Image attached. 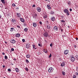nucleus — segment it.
<instances>
[{"mask_svg":"<svg viewBox=\"0 0 78 78\" xmlns=\"http://www.w3.org/2000/svg\"><path fill=\"white\" fill-rule=\"evenodd\" d=\"M54 70V69L52 67H51L49 68V69H48V72H52L53 70Z\"/></svg>","mask_w":78,"mask_h":78,"instance_id":"nucleus-1","label":"nucleus"},{"mask_svg":"<svg viewBox=\"0 0 78 78\" xmlns=\"http://www.w3.org/2000/svg\"><path fill=\"white\" fill-rule=\"evenodd\" d=\"M43 35L44 37H48V33H44V34Z\"/></svg>","mask_w":78,"mask_h":78,"instance_id":"nucleus-2","label":"nucleus"},{"mask_svg":"<svg viewBox=\"0 0 78 78\" xmlns=\"http://www.w3.org/2000/svg\"><path fill=\"white\" fill-rule=\"evenodd\" d=\"M53 30L54 31H58V27L55 26L54 27Z\"/></svg>","mask_w":78,"mask_h":78,"instance_id":"nucleus-3","label":"nucleus"},{"mask_svg":"<svg viewBox=\"0 0 78 78\" xmlns=\"http://www.w3.org/2000/svg\"><path fill=\"white\" fill-rule=\"evenodd\" d=\"M69 53V50H65L64 51V53L65 55H67Z\"/></svg>","mask_w":78,"mask_h":78,"instance_id":"nucleus-4","label":"nucleus"},{"mask_svg":"<svg viewBox=\"0 0 78 78\" xmlns=\"http://www.w3.org/2000/svg\"><path fill=\"white\" fill-rule=\"evenodd\" d=\"M12 22L13 23H14V24H16V20L15 19H12Z\"/></svg>","mask_w":78,"mask_h":78,"instance_id":"nucleus-5","label":"nucleus"},{"mask_svg":"<svg viewBox=\"0 0 78 78\" xmlns=\"http://www.w3.org/2000/svg\"><path fill=\"white\" fill-rule=\"evenodd\" d=\"M37 11L38 12H41V8L38 7L37 8Z\"/></svg>","mask_w":78,"mask_h":78,"instance_id":"nucleus-6","label":"nucleus"},{"mask_svg":"<svg viewBox=\"0 0 78 78\" xmlns=\"http://www.w3.org/2000/svg\"><path fill=\"white\" fill-rule=\"evenodd\" d=\"M10 41H11V43H12V44H15L16 42V41H15V40L14 39L11 40Z\"/></svg>","mask_w":78,"mask_h":78,"instance_id":"nucleus-7","label":"nucleus"},{"mask_svg":"<svg viewBox=\"0 0 78 78\" xmlns=\"http://www.w3.org/2000/svg\"><path fill=\"white\" fill-rule=\"evenodd\" d=\"M75 58L73 57H72L71 58V60L72 62H74L75 61Z\"/></svg>","mask_w":78,"mask_h":78,"instance_id":"nucleus-8","label":"nucleus"},{"mask_svg":"<svg viewBox=\"0 0 78 78\" xmlns=\"http://www.w3.org/2000/svg\"><path fill=\"white\" fill-rule=\"evenodd\" d=\"M17 16L18 17H20V16H21V14L20 13H17Z\"/></svg>","mask_w":78,"mask_h":78,"instance_id":"nucleus-9","label":"nucleus"},{"mask_svg":"<svg viewBox=\"0 0 78 78\" xmlns=\"http://www.w3.org/2000/svg\"><path fill=\"white\" fill-rule=\"evenodd\" d=\"M61 66L62 67H64L65 66V62H63L61 63Z\"/></svg>","mask_w":78,"mask_h":78,"instance_id":"nucleus-10","label":"nucleus"},{"mask_svg":"<svg viewBox=\"0 0 78 78\" xmlns=\"http://www.w3.org/2000/svg\"><path fill=\"white\" fill-rule=\"evenodd\" d=\"M14 30H15V29H14V27H12L10 28V31L11 32H12V31H14Z\"/></svg>","mask_w":78,"mask_h":78,"instance_id":"nucleus-11","label":"nucleus"},{"mask_svg":"<svg viewBox=\"0 0 78 78\" xmlns=\"http://www.w3.org/2000/svg\"><path fill=\"white\" fill-rule=\"evenodd\" d=\"M20 20L22 22H25V20H24V19L23 18H20Z\"/></svg>","mask_w":78,"mask_h":78,"instance_id":"nucleus-12","label":"nucleus"},{"mask_svg":"<svg viewBox=\"0 0 78 78\" xmlns=\"http://www.w3.org/2000/svg\"><path fill=\"white\" fill-rule=\"evenodd\" d=\"M27 48H28L30 47V44H27L26 46Z\"/></svg>","mask_w":78,"mask_h":78,"instance_id":"nucleus-13","label":"nucleus"},{"mask_svg":"<svg viewBox=\"0 0 78 78\" xmlns=\"http://www.w3.org/2000/svg\"><path fill=\"white\" fill-rule=\"evenodd\" d=\"M61 22H63V25H64V26H65V25H66V23H65V21L63 20H61Z\"/></svg>","mask_w":78,"mask_h":78,"instance_id":"nucleus-14","label":"nucleus"},{"mask_svg":"<svg viewBox=\"0 0 78 78\" xmlns=\"http://www.w3.org/2000/svg\"><path fill=\"white\" fill-rule=\"evenodd\" d=\"M33 25L34 27H36V26H37V24H36V23H33Z\"/></svg>","mask_w":78,"mask_h":78,"instance_id":"nucleus-15","label":"nucleus"},{"mask_svg":"<svg viewBox=\"0 0 78 78\" xmlns=\"http://www.w3.org/2000/svg\"><path fill=\"white\" fill-rule=\"evenodd\" d=\"M16 36L17 37H20V34H17L16 35Z\"/></svg>","mask_w":78,"mask_h":78,"instance_id":"nucleus-16","label":"nucleus"},{"mask_svg":"<svg viewBox=\"0 0 78 78\" xmlns=\"http://www.w3.org/2000/svg\"><path fill=\"white\" fill-rule=\"evenodd\" d=\"M64 12H65V13H67V12H69V11H68V10H67V9H65L64 10Z\"/></svg>","mask_w":78,"mask_h":78,"instance_id":"nucleus-17","label":"nucleus"},{"mask_svg":"<svg viewBox=\"0 0 78 78\" xmlns=\"http://www.w3.org/2000/svg\"><path fill=\"white\" fill-rule=\"evenodd\" d=\"M34 16H33V18H34V19H36V18L37 16V14H34Z\"/></svg>","mask_w":78,"mask_h":78,"instance_id":"nucleus-18","label":"nucleus"},{"mask_svg":"<svg viewBox=\"0 0 78 78\" xmlns=\"http://www.w3.org/2000/svg\"><path fill=\"white\" fill-rule=\"evenodd\" d=\"M43 51L44 52H45V53H48L47 52V49H43Z\"/></svg>","mask_w":78,"mask_h":78,"instance_id":"nucleus-19","label":"nucleus"},{"mask_svg":"<svg viewBox=\"0 0 78 78\" xmlns=\"http://www.w3.org/2000/svg\"><path fill=\"white\" fill-rule=\"evenodd\" d=\"M47 28L48 30H50V28H51V27L50 25H47Z\"/></svg>","mask_w":78,"mask_h":78,"instance_id":"nucleus-20","label":"nucleus"},{"mask_svg":"<svg viewBox=\"0 0 78 78\" xmlns=\"http://www.w3.org/2000/svg\"><path fill=\"white\" fill-rule=\"evenodd\" d=\"M26 57L27 58H30V55L27 54L26 55Z\"/></svg>","mask_w":78,"mask_h":78,"instance_id":"nucleus-21","label":"nucleus"},{"mask_svg":"<svg viewBox=\"0 0 78 78\" xmlns=\"http://www.w3.org/2000/svg\"><path fill=\"white\" fill-rule=\"evenodd\" d=\"M51 20L52 21H54V20H55V17H52L51 18Z\"/></svg>","mask_w":78,"mask_h":78,"instance_id":"nucleus-22","label":"nucleus"},{"mask_svg":"<svg viewBox=\"0 0 78 78\" xmlns=\"http://www.w3.org/2000/svg\"><path fill=\"white\" fill-rule=\"evenodd\" d=\"M75 58L76 59V60H78V55H76L75 56Z\"/></svg>","mask_w":78,"mask_h":78,"instance_id":"nucleus-23","label":"nucleus"},{"mask_svg":"<svg viewBox=\"0 0 78 78\" xmlns=\"http://www.w3.org/2000/svg\"><path fill=\"white\" fill-rule=\"evenodd\" d=\"M1 0L2 3H3V4H5V0Z\"/></svg>","mask_w":78,"mask_h":78,"instance_id":"nucleus-24","label":"nucleus"},{"mask_svg":"<svg viewBox=\"0 0 78 78\" xmlns=\"http://www.w3.org/2000/svg\"><path fill=\"white\" fill-rule=\"evenodd\" d=\"M48 9H51V7H50V5H47Z\"/></svg>","mask_w":78,"mask_h":78,"instance_id":"nucleus-25","label":"nucleus"},{"mask_svg":"<svg viewBox=\"0 0 78 78\" xmlns=\"http://www.w3.org/2000/svg\"><path fill=\"white\" fill-rule=\"evenodd\" d=\"M15 70L16 72H19V69L18 68H16L15 69Z\"/></svg>","mask_w":78,"mask_h":78,"instance_id":"nucleus-26","label":"nucleus"},{"mask_svg":"<svg viewBox=\"0 0 78 78\" xmlns=\"http://www.w3.org/2000/svg\"><path fill=\"white\" fill-rule=\"evenodd\" d=\"M27 31H28V29L27 28H25L24 30V31L26 32Z\"/></svg>","mask_w":78,"mask_h":78,"instance_id":"nucleus-27","label":"nucleus"},{"mask_svg":"<svg viewBox=\"0 0 78 78\" xmlns=\"http://www.w3.org/2000/svg\"><path fill=\"white\" fill-rule=\"evenodd\" d=\"M47 15H46L45 16H44V19H47Z\"/></svg>","mask_w":78,"mask_h":78,"instance_id":"nucleus-28","label":"nucleus"},{"mask_svg":"<svg viewBox=\"0 0 78 78\" xmlns=\"http://www.w3.org/2000/svg\"><path fill=\"white\" fill-rule=\"evenodd\" d=\"M62 74L63 75H66V73H65L64 71H62Z\"/></svg>","mask_w":78,"mask_h":78,"instance_id":"nucleus-29","label":"nucleus"},{"mask_svg":"<svg viewBox=\"0 0 78 78\" xmlns=\"http://www.w3.org/2000/svg\"><path fill=\"white\" fill-rule=\"evenodd\" d=\"M5 59H8V57H7V56L6 55L5 56Z\"/></svg>","mask_w":78,"mask_h":78,"instance_id":"nucleus-30","label":"nucleus"},{"mask_svg":"<svg viewBox=\"0 0 78 78\" xmlns=\"http://www.w3.org/2000/svg\"><path fill=\"white\" fill-rule=\"evenodd\" d=\"M12 6L13 7H16V4H15L14 3H13L12 4Z\"/></svg>","mask_w":78,"mask_h":78,"instance_id":"nucleus-31","label":"nucleus"},{"mask_svg":"<svg viewBox=\"0 0 78 78\" xmlns=\"http://www.w3.org/2000/svg\"><path fill=\"white\" fill-rule=\"evenodd\" d=\"M26 62L27 63H29V61L28 59H26Z\"/></svg>","mask_w":78,"mask_h":78,"instance_id":"nucleus-32","label":"nucleus"},{"mask_svg":"<svg viewBox=\"0 0 78 78\" xmlns=\"http://www.w3.org/2000/svg\"><path fill=\"white\" fill-rule=\"evenodd\" d=\"M38 54L39 55H41V54H42V53L41 52H39L38 53Z\"/></svg>","mask_w":78,"mask_h":78,"instance_id":"nucleus-33","label":"nucleus"},{"mask_svg":"<svg viewBox=\"0 0 78 78\" xmlns=\"http://www.w3.org/2000/svg\"><path fill=\"white\" fill-rule=\"evenodd\" d=\"M51 57V54H50V55L49 56V58H50Z\"/></svg>","mask_w":78,"mask_h":78,"instance_id":"nucleus-34","label":"nucleus"},{"mask_svg":"<svg viewBox=\"0 0 78 78\" xmlns=\"http://www.w3.org/2000/svg\"><path fill=\"white\" fill-rule=\"evenodd\" d=\"M11 51H14V48H12L11 49Z\"/></svg>","mask_w":78,"mask_h":78,"instance_id":"nucleus-35","label":"nucleus"},{"mask_svg":"<svg viewBox=\"0 0 78 78\" xmlns=\"http://www.w3.org/2000/svg\"><path fill=\"white\" fill-rule=\"evenodd\" d=\"M25 70H26V71H28V69L27 67L26 68Z\"/></svg>","mask_w":78,"mask_h":78,"instance_id":"nucleus-36","label":"nucleus"},{"mask_svg":"<svg viewBox=\"0 0 78 78\" xmlns=\"http://www.w3.org/2000/svg\"><path fill=\"white\" fill-rule=\"evenodd\" d=\"M69 12H68L66 13V15L67 16H69Z\"/></svg>","mask_w":78,"mask_h":78,"instance_id":"nucleus-37","label":"nucleus"},{"mask_svg":"<svg viewBox=\"0 0 78 78\" xmlns=\"http://www.w3.org/2000/svg\"><path fill=\"white\" fill-rule=\"evenodd\" d=\"M22 41L23 42H25V40L24 39H23Z\"/></svg>","mask_w":78,"mask_h":78,"instance_id":"nucleus-38","label":"nucleus"},{"mask_svg":"<svg viewBox=\"0 0 78 78\" xmlns=\"http://www.w3.org/2000/svg\"><path fill=\"white\" fill-rule=\"evenodd\" d=\"M8 71H9V72H11V70L10 69H8Z\"/></svg>","mask_w":78,"mask_h":78,"instance_id":"nucleus-39","label":"nucleus"},{"mask_svg":"<svg viewBox=\"0 0 78 78\" xmlns=\"http://www.w3.org/2000/svg\"><path fill=\"white\" fill-rule=\"evenodd\" d=\"M76 76L75 75H73V78H76Z\"/></svg>","mask_w":78,"mask_h":78,"instance_id":"nucleus-40","label":"nucleus"},{"mask_svg":"<svg viewBox=\"0 0 78 78\" xmlns=\"http://www.w3.org/2000/svg\"><path fill=\"white\" fill-rule=\"evenodd\" d=\"M33 48H34L36 47V46L34 45H33Z\"/></svg>","mask_w":78,"mask_h":78,"instance_id":"nucleus-41","label":"nucleus"},{"mask_svg":"<svg viewBox=\"0 0 78 78\" xmlns=\"http://www.w3.org/2000/svg\"><path fill=\"white\" fill-rule=\"evenodd\" d=\"M76 70L77 72H78V67H76Z\"/></svg>","mask_w":78,"mask_h":78,"instance_id":"nucleus-42","label":"nucleus"},{"mask_svg":"<svg viewBox=\"0 0 78 78\" xmlns=\"http://www.w3.org/2000/svg\"><path fill=\"white\" fill-rule=\"evenodd\" d=\"M39 23L40 24V25H42V22L41 21H40Z\"/></svg>","mask_w":78,"mask_h":78,"instance_id":"nucleus-43","label":"nucleus"},{"mask_svg":"<svg viewBox=\"0 0 78 78\" xmlns=\"http://www.w3.org/2000/svg\"><path fill=\"white\" fill-rule=\"evenodd\" d=\"M68 4L69 5H70V2H68Z\"/></svg>","mask_w":78,"mask_h":78,"instance_id":"nucleus-44","label":"nucleus"},{"mask_svg":"<svg viewBox=\"0 0 78 78\" xmlns=\"http://www.w3.org/2000/svg\"><path fill=\"white\" fill-rule=\"evenodd\" d=\"M17 27H18V28H20V27L19 26H17Z\"/></svg>","mask_w":78,"mask_h":78,"instance_id":"nucleus-45","label":"nucleus"},{"mask_svg":"<svg viewBox=\"0 0 78 78\" xmlns=\"http://www.w3.org/2000/svg\"><path fill=\"white\" fill-rule=\"evenodd\" d=\"M19 9V8L17 7L15 9Z\"/></svg>","mask_w":78,"mask_h":78,"instance_id":"nucleus-46","label":"nucleus"},{"mask_svg":"<svg viewBox=\"0 0 78 78\" xmlns=\"http://www.w3.org/2000/svg\"><path fill=\"white\" fill-rule=\"evenodd\" d=\"M33 7H35L36 6V5H33L32 6Z\"/></svg>","mask_w":78,"mask_h":78,"instance_id":"nucleus-47","label":"nucleus"},{"mask_svg":"<svg viewBox=\"0 0 78 78\" xmlns=\"http://www.w3.org/2000/svg\"><path fill=\"white\" fill-rule=\"evenodd\" d=\"M2 55H5V53H4V52H2Z\"/></svg>","mask_w":78,"mask_h":78,"instance_id":"nucleus-48","label":"nucleus"},{"mask_svg":"<svg viewBox=\"0 0 78 78\" xmlns=\"http://www.w3.org/2000/svg\"><path fill=\"white\" fill-rule=\"evenodd\" d=\"M50 47H52V44L51 43L50 44Z\"/></svg>","mask_w":78,"mask_h":78,"instance_id":"nucleus-49","label":"nucleus"},{"mask_svg":"<svg viewBox=\"0 0 78 78\" xmlns=\"http://www.w3.org/2000/svg\"><path fill=\"white\" fill-rule=\"evenodd\" d=\"M69 11H72V9H70Z\"/></svg>","mask_w":78,"mask_h":78,"instance_id":"nucleus-50","label":"nucleus"},{"mask_svg":"<svg viewBox=\"0 0 78 78\" xmlns=\"http://www.w3.org/2000/svg\"><path fill=\"white\" fill-rule=\"evenodd\" d=\"M62 37H66V35H62Z\"/></svg>","mask_w":78,"mask_h":78,"instance_id":"nucleus-51","label":"nucleus"},{"mask_svg":"<svg viewBox=\"0 0 78 78\" xmlns=\"http://www.w3.org/2000/svg\"><path fill=\"white\" fill-rule=\"evenodd\" d=\"M61 32H62V31H63V30L62 29H61Z\"/></svg>","mask_w":78,"mask_h":78,"instance_id":"nucleus-52","label":"nucleus"},{"mask_svg":"<svg viewBox=\"0 0 78 78\" xmlns=\"http://www.w3.org/2000/svg\"><path fill=\"white\" fill-rule=\"evenodd\" d=\"M2 67L3 68H5V66L3 65Z\"/></svg>","mask_w":78,"mask_h":78,"instance_id":"nucleus-53","label":"nucleus"},{"mask_svg":"<svg viewBox=\"0 0 78 78\" xmlns=\"http://www.w3.org/2000/svg\"><path fill=\"white\" fill-rule=\"evenodd\" d=\"M76 75H78V73H76Z\"/></svg>","mask_w":78,"mask_h":78,"instance_id":"nucleus-54","label":"nucleus"},{"mask_svg":"<svg viewBox=\"0 0 78 78\" xmlns=\"http://www.w3.org/2000/svg\"><path fill=\"white\" fill-rule=\"evenodd\" d=\"M5 44H7V43H7V42H6V41H5Z\"/></svg>","mask_w":78,"mask_h":78,"instance_id":"nucleus-55","label":"nucleus"},{"mask_svg":"<svg viewBox=\"0 0 78 78\" xmlns=\"http://www.w3.org/2000/svg\"><path fill=\"white\" fill-rule=\"evenodd\" d=\"M51 14H54V12H51Z\"/></svg>","mask_w":78,"mask_h":78,"instance_id":"nucleus-56","label":"nucleus"},{"mask_svg":"<svg viewBox=\"0 0 78 78\" xmlns=\"http://www.w3.org/2000/svg\"><path fill=\"white\" fill-rule=\"evenodd\" d=\"M38 46H41V44H38Z\"/></svg>","mask_w":78,"mask_h":78,"instance_id":"nucleus-57","label":"nucleus"},{"mask_svg":"<svg viewBox=\"0 0 78 78\" xmlns=\"http://www.w3.org/2000/svg\"><path fill=\"white\" fill-rule=\"evenodd\" d=\"M2 18V15H0V19Z\"/></svg>","mask_w":78,"mask_h":78,"instance_id":"nucleus-58","label":"nucleus"},{"mask_svg":"<svg viewBox=\"0 0 78 78\" xmlns=\"http://www.w3.org/2000/svg\"><path fill=\"white\" fill-rule=\"evenodd\" d=\"M46 22V23H48V21L47 20Z\"/></svg>","mask_w":78,"mask_h":78,"instance_id":"nucleus-59","label":"nucleus"},{"mask_svg":"<svg viewBox=\"0 0 78 78\" xmlns=\"http://www.w3.org/2000/svg\"><path fill=\"white\" fill-rule=\"evenodd\" d=\"M76 40H78V38L77 37H76Z\"/></svg>","mask_w":78,"mask_h":78,"instance_id":"nucleus-60","label":"nucleus"},{"mask_svg":"<svg viewBox=\"0 0 78 78\" xmlns=\"http://www.w3.org/2000/svg\"><path fill=\"white\" fill-rule=\"evenodd\" d=\"M5 9H7V8H6V7H5Z\"/></svg>","mask_w":78,"mask_h":78,"instance_id":"nucleus-61","label":"nucleus"},{"mask_svg":"<svg viewBox=\"0 0 78 78\" xmlns=\"http://www.w3.org/2000/svg\"><path fill=\"white\" fill-rule=\"evenodd\" d=\"M74 47H75V48H76V45H75Z\"/></svg>","mask_w":78,"mask_h":78,"instance_id":"nucleus-62","label":"nucleus"},{"mask_svg":"<svg viewBox=\"0 0 78 78\" xmlns=\"http://www.w3.org/2000/svg\"><path fill=\"white\" fill-rule=\"evenodd\" d=\"M13 60H15V61H16V59L15 58L14 59H13Z\"/></svg>","mask_w":78,"mask_h":78,"instance_id":"nucleus-63","label":"nucleus"},{"mask_svg":"<svg viewBox=\"0 0 78 78\" xmlns=\"http://www.w3.org/2000/svg\"><path fill=\"white\" fill-rule=\"evenodd\" d=\"M12 65V66L14 65V64L13 63H11Z\"/></svg>","mask_w":78,"mask_h":78,"instance_id":"nucleus-64","label":"nucleus"}]
</instances>
